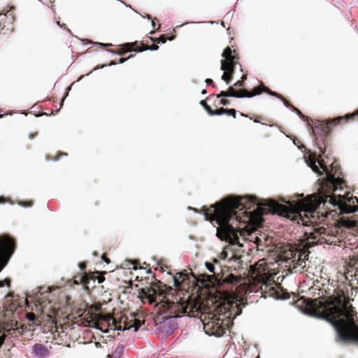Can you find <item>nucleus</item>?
<instances>
[{"label": "nucleus", "mask_w": 358, "mask_h": 358, "mask_svg": "<svg viewBox=\"0 0 358 358\" xmlns=\"http://www.w3.org/2000/svg\"><path fill=\"white\" fill-rule=\"evenodd\" d=\"M272 199H257L255 196L241 198L229 197L222 201V204H215L214 214L209 217L205 214L206 220L216 219L219 224L217 236L231 245L245 248V244H255L258 250H264L268 245L269 238L252 227H238L236 222L245 224L253 221L256 211L262 214L269 213L278 214L271 207L264 205ZM279 215H280L278 213Z\"/></svg>", "instance_id": "obj_1"}, {"label": "nucleus", "mask_w": 358, "mask_h": 358, "mask_svg": "<svg viewBox=\"0 0 358 358\" xmlns=\"http://www.w3.org/2000/svg\"><path fill=\"white\" fill-rule=\"evenodd\" d=\"M319 304L323 308V312L317 310L316 301L310 303L308 308L302 309V312L308 316L323 320L331 324L341 341L358 343V325L352 319L353 311L348 309L347 303L342 306L334 304L324 306L322 303Z\"/></svg>", "instance_id": "obj_2"}, {"label": "nucleus", "mask_w": 358, "mask_h": 358, "mask_svg": "<svg viewBox=\"0 0 358 358\" xmlns=\"http://www.w3.org/2000/svg\"><path fill=\"white\" fill-rule=\"evenodd\" d=\"M282 201L285 202L286 205L280 204L275 201H266L264 202V205L271 207L280 216L291 220H294L301 212L305 213L306 215L310 214L312 217H314L313 214L321 203H329L333 206H338L339 208L342 202L341 200H338L331 196H327L324 199H320V201L306 199L299 201L296 203L285 201L284 200H282Z\"/></svg>", "instance_id": "obj_3"}, {"label": "nucleus", "mask_w": 358, "mask_h": 358, "mask_svg": "<svg viewBox=\"0 0 358 358\" xmlns=\"http://www.w3.org/2000/svg\"><path fill=\"white\" fill-rule=\"evenodd\" d=\"M320 159H315L312 156H310L308 159H306L307 165L311 168V169L317 173L318 176H321L322 174V172L320 170L319 166L317 165V162L320 165L322 169L326 172L327 173V182L334 189V190H337L338 189H342L343 184L344 183V181L340 178L339 177L336 176L334 174L331 173L329 172L327 166H324L323 164V161L320 160Z\"/></svg>", "instance_id": "obj_4"}, {"label": "nucleus", "mask_w": 358, "mask_h": 358, "mask_svg": "<svg viewBox=\"0 0 358 358\" xmlns=\"http://www.w3.org/2000/svg\"><path fill=\"white\" fill-rule=\"evenodd\" d=\"M305 236L308 240L309 246L317 243H325L331 244V241L326 238V229L323 227L316 228L315 229H310L305 231Z\"/></svg>", "instance_id": "obj_5"}, {"label": "nucleus", "mask_w": 358, "mask_h": 358, "mask_svg": "<svg viewBox=\"0 0 358 358\" xmlns=\"http://www.w3.org/2000/svg\"><path fill=\"white\" fill-rule=\"evenodd\" d=\"M14 252V245L9 238H4L0 243V271L7 264Z\"/></svg>", "instance_id": "obj_6"}, {"label": "nucleus", "mask_w": 358, "mask_h": 358, "mask_svg": "<svg viewBox=\"0 0 358 358\" xmlns=\"http://www.w3.org/2000/svg\"><path fill=\"white\" fill-rule=\"evenodd\" d=\"M222 57H224V59H222L221 62V69L222 71H233V66L236 62V57L232 55V50L230 48H227L224 49Z\"/></svg>", "instance_id": "obj_7"}, {"label": "nucleus", "mask_w": 358, "mask_h": 358, "mask_svg": "<svg viewBox=\"0 0 358 358\" xmlns=\"http://www.w3.org/2000/svg\"><path fill=\"white\" fill-rule=\"evenodd\" d=\"M302 255L295 254L292 259L286 257V263L289 268H292L295 273L301 272L306 266V262L302 257Z\"/></svg>", "instance_id": "obj_8"}, {"label": "nucleus", "mask_w": 358, "mask_h": 358, "mask_svg": "<svg viewBox=\"0 0 358 358\" xmlns=\"http://www.w3.org/2000/svg\"><path fill=\"white\" fill-rule=\"evenodd\" d=\"M262 92H266L267 94H270L271 96L280 98L283 101L284 105H285V107H287V108L291 107V106L282 97L279 96L275 92H273L269 90L266 87H263V86L254 88V90H253V91H252V92L251 94L249 93L248 92H247L246 90H243L242 93H243V95H245V98H251V97H253V96H255L256 95L260 94Z\"/></svg>", "instance_id": "obj_9"}, {"label": "nucleus", "mask_w": 358, "mask_h": 358, "mask_svg": "<svg viewBox=\"0 0 358 358\" xmlns=\"http://www.w3.org/2000/svg\"><path fill=\"white\" fill-rule=\"evenodd\" d=\"M179 317H180L179 315L167 317L162 327L163 331L166 334H171L178 328L176 319Z\"/></svg>", "instance_id": "obj_10"}, {"label": "nucleus", "mask_w": 358, "mask_h": 358, "mask_svg": "<svg viewBox=\"0 0 358 358\" xmlns=\"http://www.w3.org/2000/svg\"><path fill=\"white\" fill-rule=\"evenodd\" d=\"M32 353L35 356L42 357L46 356L48 351L42 344H36L33 346Z\"/></svg>", "instance_id": "obj_11"}, {"label": "nucleus", "mask_w": 358, "mask_h": 358, "mask_svg": "<svg viewBox=\"0 0 358 358\" xmlns=\"http://www.w3.org/2000/svg\"><path fill=\"white\" fill-rule=\"evenodd\" d=\"M245 95H243V93H237L235 90L230 87L229 89V92H221V93L217 96L218 98L220 97H235V98H245Z\"/></svg>", "instance_id": "obj_12"}, {"label": "nucleus", "mask_w": 358, "mask_h": 358, "mask_svg": "<svg viewBox=\"0 0 358 358\" xmlns=\"http://www.w3.org/2000/svg\"><path fill=\"white\" fill-rule=\"evenodd\" d=\"M338 208L341 210V213L346 214L353 213L358 211V206H350L343 201L340 204Z\"/></svg>", "instance_id": "obj_13"}, {"label": "nucleus", "mask_w": 358, "mask_h": 358, "mask_svg": "<svg viewBox=\"0 0 358 358\" xmlns=\"http://www.w3.org/2000/svg\"><path fill=\"white\" fill-rule=\"evenodd\" d=\"M199 309L200 307L197 304L189 303L182 308V313L187 314V317H190L189 313L197 312Z\"/></svg>", "instance_id": "obj_14"}, {"label": "nucleus", "mask_w": 358, "mask_h": 358, "mask_svg": "<svg viewBox=\"0 0 358 358\" xmlns=\"http://www.w3.org/2000/svg\"><path fill=\"white\" fill-rule=\"evenodd\" d=\"M141 293H142L148 300L150 303L155 302V298L153 295L156 294V290L155 289H150L148 292H145L143 289H141Z\"/></svg>", "instance_id": "obj_15"}, {"label": "nucleus", "mask_w": 358, "mask_h": 358, "mask_svg": "<svg viewBox=\"0 0 358 358\" xmlns=\"http://www.w3.org/2000/svg\"><path fill=\"white\" fill-rule=\"evenodd\" d=\"M124 347L123 345H119L116 347L114 352H113V355L117 357V358H120V357L122 356V355L123 354L124 352Z\"/></svg>", "instance_id": "obj_16"}, {"label": "nucleus", "mask_w": 358, "mask_h": 358, "mask_svg": "<svg viewBox=\"0 0 358 358\" xmlns=\"http://www.w3.org/2000/svg\"><path fill=\"white\" fill-rule=\"evenodd\" d=\"M349 118V116H345V117H338L334 120H327L326 124L327 126H331L335 122H340V121H342L344 119H348Z\"/></svg>", "instance_id": "obj_17"}, {"label": "nucleus", "mask_w": 358, "mask_h": 358, "mask_svg": "<svg viewBox=\"0 0 358 358\" xmlns=\"http://www.w3.org/2000/svg\"><path fill=\"white\" fill-rule=\"evenodd\" d=\"M227 113V109H224L223 108H220L218 110L213 112H210L211 116H215V115H222Z\"/></svg>", "instance_id": "obj_18"}, {"label": "nucleus", "mask_w": 358, "mask_h": 358, "mask_svg": "<svg viewBox=\"0 0 358 358\" xmlns=\"http://www.w3.org/2000/svg\"><path fill=\"white\" fill-rule=\"evenodd\" d=\"M224 281L227 283H234L235 282H237V279L233 275H229V276H227L224 280Z\"/></svg>", "instance_id": "obj_19"}, {"label": "nucleus", "mask_w": 358, "mask_h": 358, "mask_svg": "<svg viewBox=\"0 0 358 358\" xmlns=\"http://www.w3.org/2000/svg\"><path fill=\"white\" fill-rule=\"evenodd\" d=\"M200 104L204 108V109L208 112V113L210 115V112H213V110L207 105L204 100H201L200 101Z\"/></svg>", "instance_id": "obj_20"}, {"label": "nucleus", "mask_w": 358, "mask_h": 358, "mask_svg": "<svg viewBox=\"0 0 358 358\" xmlns=\"http://www.w3.org/2000/svg\"><path fill=\"white\" fill-rule=\"evenodd\" d=\"M141 327V323L139 321H135V323L132 325L129 326V327L127 329H134V331H137Z\"/></svg>", "instance_id": "obj_21"}, {"label": "nucleus", "mask_w": 358, "mask_h": 358, "mask_svg": "<svg viewBox=\"0 0 358 358\" xmlns=\"http://www.w3.org/2000/svg\"><path fill=\"white\" fill-rule=\"evenodd\" d=\"M205 266H206V268L208 270L209 272L214 273L215 267H214L213 265H212L210 263L206 262L205 263Z\"/></svg>", "instance_id": "obj_22"}, {"label": "nucleus", "mask_w": 358, "mask_h": 358, "mask_svg": "<svg viewBox=\"0 0 358 358\" xmlns=\"http://www.w3.org/2000/svg\"><path fill=\"white\" fill-rule=\"evenodd\" d=\"M224 72L223 73L222 76V79L224 81H226L227 83H228V81L230 80V78H231V76H229L227 71H224Z\"/></svg>", "instance_id": "obj_23"}, {"label": "nucleus", "mask_w": 358, "mask_h": 358, "mask_svg": "<svg viewBox=\"0 0 358 358\" xmlns=\"http://www.w3.org/2000/svg\"><path fill=\"white\" fill-rule=\"evenodd\" d=\"M292 108L293 111L299 114V115H300V117L301 118H303L305 121H307V122L309 121V119L308 117H306L304 115H303L301 114V113L297 108H296L294 107H292Z\"/></svg>", "instance_id": "obj_24"}, {"label": "nucleus", "mask_w": 358, "mask_h": 358, "mask_svg": "<svg viewBox=\"0 0 358 358\" xmlns=\"http://www.w3.org/2000/svg\"><path fill=\"white\" fill-rule=\"evenodd\" d=\"M229 115L233 116L234 118H236V110L235 109H227V113Z\"/></svg>", "instance_id": "obj_25"}, {"label": "nucleus", "mask_w": 358, "mask_h": 358, "mask_svg": "<svg viewBox=\"0 0 358 358\" xmlns=\"http://www.w3.org/2000/svg\"><path fill=\"white\" fill-rule=\"evenodd\" d=\"M90 327H91L92 328H94V329H97V330H99V331H102V332H103V333H104V334H107V333H108V330H106V331L102 330V329L99 327V325H98L96 323H94V324H93L92 325H90Z\"/></svg>", "instance_id": "obj_26"}, {"label": "nucleus", "mask_w": 358, "mask_h": 358, "mask_svg": "<svg viewBox=\"0 0 358 358\" xmlns=\"http://www.w3.org/2000/svg\"><path fill=\"white\" fill-rule=\"evenodd\" d=\"M158 48H159V47L157 45H153L151 47H148V48L144 49L143 50H151V51H155V50H157Z\"/></svg>", "instance_id": "obj_27"}, {"label": "nucleus", "mask_w": 358, "mask_h": 358, "mask_svg": "<svg viewBox=\"0 0 358 358\" xmlns=\"http://www.w3.org/2000/svg\"><path fill=\"white\" fill-rule=\"evenodd\" d=\"M96 45L101 46V47H110L112 46L111 43H96Z\"/></svg>", "instance_id": "obj_28"}, {"label": "nucleus", "mask_w": 358, "mask_h": 358, "mask_svg": "<svg viewBox=\"0 0 358 358\" xmlns=\"http://www.w3.org/2000/svg\"><path fill=\"white\" fill-rule=\"evenodd\" d=\"M157 43H165L166 41V39H165L164 38L161 37V38H158V39L157 40Z\"/></svg>", "instance_id": "obj_29"}, {"label": "nucleus", "mask_w": 358, "mask_h": 358, "mask_svg": "<svg viewBox=\"0 0 358 358\" xmlns=\"http://www.w3.org/2000/svg\"><path fill=\"white\" fill-rule=\"evenodd\" d=\"M234 85L236 86V87H242L243 86V81L242 80H238L237 82L235 83Z\"/></svg>", "instance_id": "obj_30"}, {"label": "nucleus", "mask_w": 358, "mask_h": 358, "mask_svg": "<svg viewBox=\"0 0 358 358\" xmlns=\"http://www.w3.org/2000/svg\"><path fill=\"white\" fill-rule=\"evenodd\" d=\"M173 284L176 287H179L180 285V282L177 279H174Z\"/></svg>", "instance_id": "obj_31"}, {"label": "nucleus", "mask_w": 358, "mask_h": 358, "mask_svg": "<svg viewBox=\"0 0 358 358\" xmlns=\"http://www.w3.org/2000/svg\"><path fill=\"white\" fill-rule=\"evenodd\" d=\"M236 309H237V313H235V316L234 317H236V316L241 315V312H242V310H241V309L240 308L236 307Z\"/></svg>", "instance_id": "obj_32"}, {"label": "nucleus", "mask_w": 358, "mask_h": 358, "mask_svg": "<svg viewBox=\"0 0 358 358\" xmlns=\"http://www.w3.org/2000/svg\"><path fill=\"white\" fill-rule=\"evenodd\" d=\"M220 103L223 106H227L229 104V102H228V101H226V100H222L220 101Z\"/></svg>", "instance_id": "obj_33"}, {"label": "nucleus", "mask_w": 358, "mask_h": 358, "mask_svg": "<svg viewBox=\"0 0 358 358\" xmlns=\"http://www.w3.org/2000/svg\"><path fill=\"white\" fill-rule=\"evenodd\" d=\"M350 201H351L352 203H355V201H356L357 203H358V199H357V198H356V197L352 198V199H350Z\"/></svg>", "instance_id": "obj_34"}, {"label": "nucleus", "mask_w": 358, "mask_h": 358, "mask_svg": "<svg viewBox=\"0 0 358 358\" xmlns=\"http://www.w3.org/2000/svg\"><path fill=\"white\" fill-rule=\"evenodd\" d=\"M28 319L29 320L32 321L34 320V316L33 315H28Z\"/></svg>", "instance_id": "obj_35"}, {"label": "nucleus", "mask_w": 358, "mask_h": 358, "mask_svg": "<svg viewBox=\"0 0 358 358\" xmlns=\"http://www.w3.org/2000/svg\"><path fill=\"white\" fill-rule=\"evenodd\" d=\"M205 82L207 83V84H210V83H213V80L210 78H207Z\"/></svg>", "instance_id": "obj_36"}, {"label": "nucleus", "mask_w": 358, "mask_h": 358, "mask_svg": "<svg viewBox=\"0 0 358 358\" xmlns=\"http://www.w3.org/2000/svg\"><path fill=\"white\" fill-rule=\"evenodd\" d=\"M66 96H64L62 100H61V102H60V108L63 106V103H64V99H65Z\"/></svg>", "instance_id": "obj_37"}, {"label": "nucleus", "mask_w": 358, "mask_h": 358, "mask_svg": "<svg viewBox=\"0 0 358 358\" xmlns=\"http://www.w3.org/2000/svg\"><path fill=\"white\" fill-rule=\"evenodd\" d=\"M79 267H80V270H84V269H85V265H84V264H80V265H79Z\"/></svg>", "instance_id": "obj_38"}, {"label": "nucleus", "mask_w": 358, "mask_h": 358, "mask_svg": "<svg viewBox=\"0 0 358 358\" xmlns=\"http://www.w3.org/2000/svg\"><path fill=\"white\" fill-rule=\"evenodd\" d=\"M102 259H103L106 263H108V262H109V260H108L107 258H106V257H102Z\"/></svg>", "instance_id": "obj_39"}, {"label": "nucleus", "mask_w": 358, "mask_h": 358, "mask_svg": "<svg viewBox=\"0 0 358 358\" xmlns=\"http://www.w3.org/2000/svg\"><path fill=\"white\" fill-rule=\"evenodd\" d=\"M128 327H127L126 325H124V327H122V331H127V329Z\"/></svg>", "instance_id": "obj_40"}, {"label": "nucleus", "mask_w": 358, "mask_h": 358, "mask_svg": "<svg viewBox=\"0 0 358 358\" xmlns=\"http://www.w3.org/2000/svg\"><path fill=\"white\" fill-rule=\"evenodd\" d=\"M125 62V59H120V63L122 64Z\"/></svg>", "instance_id": "obj_41"}, {"label": "nucleus", "mask_w": 358, "mask_h": 358, "mask_svg": "<svg viewBox=\"0 0 358 358\" xmlns=\"http://www.w3.org/2000/svg\"><path fill=\"white\" fill-rule=\"evenodd\" d=\"M3 202H4V198L0 197V203H3Z\"/></svg>", "instance_id": "obj_42"}, {"label": "nucleus", "mask_w": 358, "mask_h": 358, "mask_svg": "<svg viewBox=\"0 0 358 358\" xmlns=\"http://www.w3.org/2000/svg\"><path fill=\"white\" fill-rule=\"evenodd\" d=\"M113 65H115V63L114 62H110V63L109 64V66H113Z\"/></svg>", "instance_id": "obj_43"}, {"label": "nucleus", "mask_w": 358, "mask_h": 358, "mask_svg": "<svg viewBox=\"0 0 358 358\" xmlns=\"http://www.w3.org/2000/svg\"><path fill=\"white\" fill-rule=\"evenodd\" d=\"M245 79H246V76H245V75H243V76H242V78H241V80H242V81H243V80H245Z\"/></svg>", "instance_id": "obj_44"}, {"label": "nucleus", "mask_w": 358, "mask_h": 358, "mask_svg": "<svg viewBox=\"0 0 358 358\" xmlns=\"http://www.w3.org/2000/svg\"><path fill=\"white\" fill-rule=\"evenodd\" d=\"M18 204H19L20 206H22V207H26V206H25L24 203H21V202H20Z\"/></svg>", "instance_id": "obj_45"}, {"label": "nucleus", "mask_w": 358, "mask_h": 358, "mask_svg": "<svg viewBox=\"0 0 358 358\" xmlns=\"http://www.w3.org/2000/svg\"><path fill=\"white\" fill-rule=\"evenodd\" d=\"M201 94H206V90H203L201 91Z\"/></svg>", "instance_id": "obj_46"}, {"label": "nucleus", "mask_w": 358, "mask_h": 358, "mask_svg": "<svg viewBox=\"0 0 358 358\" xmlns=\"http://www.w3.org/2000/svg\"><path fill=\"white\" fill-rule=\"evenodd\" d=\"M241 116L244 117H248V115H245L243 113H241Z\"/></svg>", "instance_id": "obj_47"}, {"label": "nucleus", "mask_w": 358, "mask_h": 358, "mask_svg": "<svg viewBox=\"0 0 358 358\" xmlns=\"http://www.w3.org/2000/svg\"><path fill=\"white\" fill-rule=\"evenodd\" d=\"M117 330H119V331H122V327L120 326L119 328L117 329Z\"/></svg>", "instance_id": "obj_48"}, {"label": "nucleus", "mask_w": 358, "mask_h": 358, "mask_svg": "<svg viewBox=\"0 0 358 358\" xmlns=\"http://www.w3.org/2000/svg\"><path fill=\"white\" fill-rule=\"evenodd\" d=\"M4 282L0 281V287H2L3 285Z\"/></svg>", "instance_id": "obj_49"}, {"label": "nucleus", "mask_w": 358, "mask_h": 358, "mask_svg": "<svg viewBox=\"0 0 358 358\" xmlns=\"http://www.w3.org/2000/svg\"><path fill=\"white\" fill-rule=\"evenodd\" d=\"M125 45H127V46H131L132 44L131 43H127Z\"/></svg>", "instance_id": "obj_50"}, {"label": "nucleus", "mask_w": 358, "mask_h": 358, "mask_svg": "<svg viewBox=\"0 0 358 358\" xmlns=\"http://www.w3.org/2000/svg\"><path fill=\"white\" fill-rule=\"evenodd\" d=\"M151 24H152V26L154 27H155V22H154V21H152Z\"/></svg>", "instance_id": "obj_51"}, {"label": "nucleus", "mask_w": 358, "mask_h": 358, "mask_svg": "<svg viewBox=\"0 0 358 358\" xmlns=\"http://www.w3.org/2000/svg\"><path fill=\"white\" fill-rule=\"evenodd\" d=\"M70 89H71V87H68L66 88V90H67V91H69V90H70Z\"/></svg>", "instance_id": "obj_52"}, {"label": "nucleus", "mask_w": 358, "mask_h": 358, "mask_svg": "<svg viewBox=\"0 0 358 358\" xmlns=\"http://www.w3.org/2000/svg\"><path fill=\"white\" fill-rule=\"evenodd\" d=\"M62 155L63 156H67V154L66 153H63Z\"/></svg>", "instance_id": "obj_53"}, {"label": "nucleus", "mask_w": 358, "mask_h": 358, "mask_svg": "<svg viewBox=\"0 0 358 358\" xmlns=\"http://www.w3.org/2000/svg\"><path fill=\"white\" fill-rule=\"evenodd\" d=\"M6 114H10V112L7 111V112L6 113Z\"/></svg>", "instance_id": "obj_54"}, {"label": "nucleus", "mask_w": 358, "mask_h": 358, "mask_svg": "<svg viewBox=\"0 0 358 358\" xmlns=\"http://www.w3.org/2000/svg\"><path fill=\"white\" fill-rule=\"evenodd\" d=\"M310 122H313V120H310ZM308 124H310V120L308 122H307Z\"/></svg>", "instance_id": "obj_55"}, {"label": "nucleus", "mask_w": 358, "mask_h": 358, "mask_svg": "<svg viewBox=\"0 0 358 358\" xmlns=\"http://www.w3.org/2000/svg\"><path fill=\"white\" fill-rule=\"evenodd\" d=\"M3 116V115L0 114V117H1Z\"/></svg>", "instance_id": "obj_56"}, {"label": "nucleus", "mask_w": 358, "mask_h": 358, "mask_svg": "<svg viewBox=\"0 0 358 358\" xmlns=\"http://www.w3.org/2000/svg\"><path fill=\"white\" fill-rule=\"evenodd\" d=\"M106 358H108V357H106Z\"/></svg>", "instance_id": "obj_57"}]
</instances>
